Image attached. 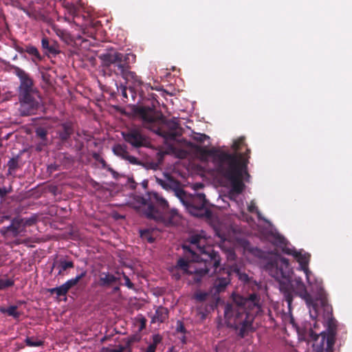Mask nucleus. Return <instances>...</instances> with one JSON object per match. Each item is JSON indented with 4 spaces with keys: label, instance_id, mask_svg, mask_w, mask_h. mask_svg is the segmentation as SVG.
<instances>
[{
    "label": "nucleus",
    "instance_id": "1",
    "mask_svg": "<svg viewBox=\"0 0 352 352\" xmlns=\"http://www.w3.org/2000/svg\"><path fill=\"white\" fill-rule=\"evenodd\" d=\"M243 146H246L245 138L241 137L233 142L232 147L234 153H232L215 147L208 149L196 145L194 148L201 160L206 161L211 157L216 172L230 182L232 192L241 194L245 188L243 176L250 177L248 164L251 151L246 148L244 153H241L240 150Z\"/></svg>",
    "mask_w": 352,
    "mask_h": 352
},
{
    "label": "nucleus",
    "instance_id": "2",
    "mask_svg": "<svg viewBox=\"0 0 352 352\" xmlns=\"http://www.w3.org/2000/svg\"><path fill=\"white\" fill-rule=\"evenodd\" d=\"M232 301L227 303L224 308V317L228 325L238 331L241 338H244L253 330V322L256 316L261 314L265 319L275 323L278 316L275 307L267 308V311L261 307V296L252 293L247 296L232 294Z\"/></svg>",
    "mask_w": 352,
    "mask_h": 352
},
{
    "label": "nucleus",
    "instance_id": "3",
    "mask_svg": "<svg viewBox=\"0 0 352 352\" xmlns=\"http://www.w3.org/2000/svg\"><path fill=\"white\" fill-rule=\"evenodd\" d=\"M188 242L190 245H184L183 249L186 254H191L192 261L197 263V265L180 258L175 267L181 270L183 274H193L194 282L198 283L211 270H213V273H217L221 265V258L214 246L209 244L204 232L191 235Z\"/></svg>",
    "mask_w": 352,
    "mask_h": 352
},
{
    "label": "nucleus",
    "instance_id": "4",
    "mask_svg": "<svg viewBox=\"0 0 352 352\" xmlns=\"http://www.w3.org/2000/svg\"><path fill=\"white\" fill-rule=\"evenodd\" d=\"M99 59L104 69L109 72V75L121 77L134 87H140L143 84L141 77L132 71V65L136 61L134 54L111 50L101 54Z\"/></svg>",
    "mask_w": 352,
    "mask_h": 352
},
{
    "label": "nucleus",
    "instance_id": "5",
    "mask_svg": "<svg viewBox=\"0 0 352 352\" xmlns=\"http://www.w3.org/2000/svg\"><path fill=\"white\" fill-rule=\"evenodd\" d=\"M135 200L142 205L141 212L147 219L166 226L176 223L179 219L177 210H170L167 200L156 192H148L145 196H137Z\"/></svg>",
    "mask_w": 352,
    "mask_h": 352
},
{
    "label": "nucleus",
    "instance_id": "6",
    "mask_svg": "<svg viewBox=\"0 0 352 352\" xmlns=\"http://www.w3.org/2000/svg\"><path fill=\"white\" fill-rule=\"evenodd\" d=\"M10 67L19 79L17 93L21 115L26 116L35 114L42 102L40 91L28 73L16 65H12Z\"/></svg>",
    "mask_w": 352,
    "mask_h": 352
},
{
    "label": "nucleus",
    "instance_id": "7",
    "mask_svg": "<svg viewBox=\"0 0 352 352\" xmlns=\"http://www.w3.org/2000/svg\"><path fill=\"white\" fill-rule=\"evenodd\" d=\"M320 286L323 288L321 283H316L315 287L312 286L311 291L315 294V297H313L307 292L301 278H295L291 284V287L295 289L296 294L305 301L309 309L310 316L313 319H316L318 316L319 300H317V292Z\"/></svg>",
    "mask_w": 352,
    "mask_h": 352
},
{
    "label": "nucleus",
    "instance_id": "8",
    "mask_svg": "<svg viewBox=\"0 0 352 352\" xmlns=\"http://www.w3.org/2000/svg\"><path fill=\"white\" fill-rule=\"evenodd\" d=\"M179 199L192 216L208 217L210 215V210L206 208L207 200L204 193L190 195L184 190V195Z\"/></svg>",
    "mask_w": 352,
    "mask_h": 352
},
{
    "label": "nucleus",
    "instance_id": "9",
    "mask_svg": "<svg viewBox=\"0 0 352 352\" xmlns=\"http://www.w3.org/2000/svg\"><path fill=\"white\" fill-rule=\"evenodd\" d=\"M266 268L273 278L277 280L287 278L290 275V266L289 260L282 256H276L269 262Z\"/></svg>",
    "mask_w": 352,
    "mask_h": 352
},
{
    "label": "nucleus",
    "instance_id": "10",
    "mask_svg": "<svg viewBox=\"0 0 352 352\" xmlns=\"http://www.w3.org/2000/svg\"><path fill=\"white\" fill-rule=\"evenodd\" d=\"M133 112L142 120L144 126L153 131V129L160 124V120L162 118V114H156L155 110L149 107H135Z\"/></svg>",
    "mask_w": 352,
    "mask_h": 352
},
{
    "label": "nucleus",
    "instance_id": "11",
    "mask_svg": "<svg viewBox=\"0 0 352 352\" xmlns=\"http://www.w3.org/2000/svg\"><path fill=\"white\" fill-rule=\"evenodd\" d=\"M179 125L175 120H166L162 116L160 124L153 129V132L164 138L165 140H175L179 135L177 130Z\"/></svg>",
    "mask_w": 352,
    "mask_h": 352
},
{
    "label": "nucleus",
    "instance_id": "12",
    "mask_svg": "<svg viewBox=\"0 0 352 352\" xmlns=\"http://www.w3.org/2000/svg\"><path fill=\"white\" fill-rule=\"evenodd\" d=\"M164 179L156 177L155 181L163 189L166 191H173L175 195L179 199L184 195V190L181 187L180 182L168 173L164 175Z\"/></svg>",
    "mask_w": 352,
    "mask_h": 352
},
{
    "label": "nucleus",
    "instance_id": "13",
    "mask_svg": "<svg viewBox=\"0 0 352 352\" xmlns=\"http://www.w3.org/2000/svg\"><path fill=\"white\" fill-rule=\"evenodd\" d=\"M232 272L239 273V270L236 267H223L219 270V272L217 273L216 278L213 283V287L216 292L220 293L226 289L230 283V276Z\"/></svg>",
    "mask_w": 352,
    "mask_h": 352
},
{
    "label": "nucleus",
    "instance_id": "14",
    "mask_svg": "<svg viewBox=\"0 0 352 352\" xmlns=\"http://www.w3.org/2000/svg\"><path fill=\"white\" fill-rule=\"evenodd\" d=\"M317 300H319L318 303H320L321 308H322L325 313L329 329L333 331L336 328V320L332 316V307L328 303L327 294L324 288H322L320 286L318 289Z\"/></svg>",
    "mask_w": 352,
    "mask_h": 352
},
{
    "label": "nucleus",
    "instance_id": "15",
    "mask_svg": "<svg viewBox=\"0 0 352 352\" xmlns=\"http://www.w3.org/2000/svg\"><path fill=\"white\" fill-rule=\"evenodd\" d=\"M124 140L132 146L140 148L144 145L146 139L138 129H129L127 131L122 132Z\"/></svg>",
    "mask_w": 352,
    "mask_h": 352
},
{
    "label": "nucleus",
    "instance_id": "16",
    "mask_svg": "<svg viewBox=\"0 0 352 352\" xmlns=\"http://www.w3.org/2000/svg\"><path fill=\"white\" fill-rule=\"evenodd\" d=\"M14 49L21 56H24L25 53H27L31 56V60L35 65H37L39 62L43 60V56L41 55L38 50L32 45H25L24 47L20 45H16Z\"/></svg>",
    "mask_w": 352,
    "mask_h": 352
},
{
    "label": "nucleus",
    "instance_id": "17",
    "mask_svg": "<svg viewBox=\"0 0 352 352\" xmlns=\"http://www.w3.org/2000/svg\"><path fill=\"white\" fill-rule=\"evenodd\" d=\"M294 257L299 263L300 269L305 272L307 282L312 285L310 280L311 272L308 268V265L310 259V254L308 253H302L301 252H296Z\"/></svg>",
    "mask_w": 352,
    "mask_h": 352
},
{
    "label": "nucleus",
    "instance_id": "18",
    "mask_svg": "<svg viewBox=\"0 0 352 352\" xmlns=\"http://www.w3.org/2000/svg\"><path fill=\"white\" fill-rule=\"evenodd\" d=\"M120 281V278L108 272H102L99 274L98 285L101 287H110Z\"/></svg>",
    "mask_w": 352,
    "mask_h": 352
},
{
    "label": "nucleus",
    "instance_id": "19",
    "mask_svg": "<svg viewBox=\"0 0 352 352\" xmlns=\"http://www.w3.org/2000/svg\"><path fill=\"white\" fill-rule=\"evenodd\" d=\"M73 124L66 122L60 124V129L57 131L59 139L62 142H66L74 133Z\"/></svg>",
    "mask_w": 352,
    "mask_h": 352
},
{
    "label": "nucleus",
    "instance_id": "20",
    "mask_svg": "<svg viewBox=\"0 0 352 352\" xmlns=\"http://www.w3.org/2000/svg\"><path fill=\"white\" fill-rule=\"evenodd\" d=\"M41 46L43 50H46L49 54L57 55L60 53L59 47L55 41H50L46 36H43L41 40Z\"/></svg>",
    "mask_w": 352,
    "mask_h": 352
},
{
    "label": "nucleus",
    "instance_id": "21",
    "mask_svg": "<svg viewBox=\"0 0 352 352\" xmlns=\"http://www.w3.org/2000/svg\"><path fill=\"white\" fill-rule=\"evenodd\" d=\"M74 263L72 261H67L63 258H60L58 261V273L57 276H65L67 273V270L73 268Z\"/></svg>",
    "mask_w": 352,
    "mask_h": 352
},
{
    "label": "nucleus",
    "instance_id": "22",
    "mask_svg": "<svg viewBox=\"0 0 352 352\" xmlns=\"http://www.w3.org/2000/svg\"><path fill=\"white\" fill-rule=\"evenodd\" d=\"M23 219H14L10 225L4 228L6 232L11 233L13 236H17L21 232V226Z\"/></svg>",
    "mask_w": 352,
    "mask_h": 352
},
{
    "label": "nucleus",
    "instance_id": "23",
    "mask_svg": "<svg viewBox=\"0 0 352 352\" xmlns=\"http://www.w3.org/2000/svg\"><path fill=\"white\" fill-rule=\"evenodd\" d=\"M168 317V311L167 308L159 307L156 309L155 314L152 318V322H164Z\"/></svg>",
    "mask_w": 352,
    "mask_h": 352
},
{
    "label": "nucleus",
    "instance_id": "24",
    "mask_svg": "<svg viewBox=\"0 0 352 352\" xmlns=\"http://www.w3.org/2000/svg\"><path fill=\"white\" fill-rule=\"evenodd\" d=\"M87 275V270L82 269L81 272L78 274L76 277L72 278L71 279L67 280L63 285L65 287V289L69 292V290L73 287L76 286L80 280L85 278Z\"/></svg>",
    "mask_w": 352,
    "mask_h": 352
},
{
    "label": "nucleus",
    "instance_id": "25",
    "mask_svg": "<svg viewBox=\"0 0 352 352\" xmlns=\"http://www.w3.org/2000/svg\"><path fill=\"white\" fill-rule=\"evenodd\" d=\"M18 307L16 305H11L7 308L0 306V312L2 314H7L10 316H12L15 319H18L21 316V313L17 311Z\"/></svg>",
    "mask_w": 352,
    "mask_h": 352
},
{
    "label": "nucleus",
    "instance_id": "26",
    "mask_svg": "<svg viewBox=\"0 0 352 352\" xmlns=\"http://www.w3.org/2000/svg\"><path fill=\"white\" fill-rule=\"evenodd\" d=\"M280 290L283 294L285 300L287 302L288 307H290L293 300V292L289 286L281 285Z\"/></svg>",
    "mask_w": 352,
    "mask_h": 352
},
{
    "label": "nucleus",
    "instance_id": "27",
    "mask_svg": "<svg viewBox=\"0 0 352 352\" xmlns=\"http://www.w3.org/2000/svg\"><path fill=\"white\" fill-rule=\"evenodd\" d=\"M321 338L320 344L324 345L326 339V333L322 331L319 334L314 332L311 329L309 331V340L311 341H317L319 338Z\"/></svg>",
    "mask_w": 352,
    "mask_h": 352
},
{
    "label": "nucleus",
    "instance_id": "28",
    "mask_svg": "<svg viewBox=\"0 0 352 352\" xmlns=\"http://www.w3.org/2000/svg\"><path fill=\"white\" fill-rule=\"evenodd\" d=\"M113 151L116 155L120 157L123 160H125L129 154V152L126 151V146H122L121 144L115 145L113 148Z\"/></svg>",
    "mask_w": 352,
    "mask_h": 352
},
{
    "label": "nucleus",
    "instance_id": "29",
    "mask_svg": "<svg viewBox=\"0 0 352 352\" xmlns=\"http://www.w3.org/2000/svg\"><path fill=\"white\" fill-rule=\"evenodd\" d=\"M7 166L8 167V175H14L19 168V157H12L11 158L7 164Z\"/></svg>",
    "mask_w": 352,
    "mask_h": 352
},
{
    "label": "nucleus",
    "instance_id": "30",
    "mask_svg": "<svg viewBox=\"0 0 352 352\" xmlns=\"http://www.w3.org/2000/svg\"><path fill=\"white\" fill-rule=\"evenodd\" d=\"M48 291L51 294H56L58 297L66 296L68 293V291L67 289H65V287L63 284L59 287L50 288Z\"/></svg>",
    "mask_w": 352,
    "mask_h": 352
},
{
    "label": "nucleus",
    "instance_id": "31",
    "mask_svg": "<svg viewBox=\"0 0 352 352\" xmlns=\"http://www.w3.org/2000/svg\"><path fill=\"white\" fill-rule=\"evenodd\" d=\"M36 135L42 141V145L46 146L47 144V131L43 127H38L36 129Z\"/></svg>",
    "mask_w": 352,
    "mask_h": 352
},
{
    "label": "nucleus",
    "instance_id": "32",
    "mask_svg": "<svg viewBox=\"0 0 352 352\" xmlns=\"http://www.w3.org/2000/svg\"><path fill=\"white\" fill-rule=\"evenodd\" d=\"M140 237L149 243L154 242L155 239L152 236L151 232L149 230H144L140 231Z\"/></svg>",
    "mask_w": 352,
    "mask_h": 352
},
{
    "label": "nucleus",
    "instance_id": "33",
    "mask_svg": "<svg viewBox=\"0 0 352 352\" xmlns=\"http://www.w3.org/2000/svg\"><path fill=\"white\" fill-rule=\"evenodd\" d=\"M25 342L28 346H40L43 345V341L36 340L33 337H27L25 340Z\"/></svg>",
    "mask_w": 352,
    "mask_h": 352
},
{
    "label": "nucleus",
    "instance_id": "34",
    "mask_svg": "<svg viewBox=\"0 0 352 352\" xmlns=\"http://www.w3.org/2000/svg\"><path fill=\"white\" fill-rule=\"evenodd\" d=\"M274 244L279 248L284 246L285 245H287V239L280 234L274 235Z\"/></svg>",
    "mask_w": 352,
    "mask_h": 352
},
{
    "label": "nucleus",
    "instance_id": "35",
    "mask_svg": "<svg viewBox=\"0 0 352 352\" xmlns=\"http://www.w3.org/2000/svg\"><path fill=\"white\" fill-rule=\"evenodd\" d=\"M14 285V281L12 279H0V290L5 289L10 287Z\"/></svg>",
    "mask_w": 352,
    "mask_h": 352
},
{
    "label": "nucleus",
    "instance_id": "36",
    "mask_svg": "<svg viewBox=\"0 0 352 352\" xmlns=\"http://www.w3.org/2000/svg\"><path fill=\"white\" fill-rule=\"evenodd\" d=\"M208 294L206 292H199L194 294V298L198 302H204L206 300Z\"/></svg>",
    "mask_w": 352,
    "mask_h": 352
},
{
    "label": "nucleus",
    "instance_id": "37",
    "mask_svg": "<svg viewBox=\"0 0 352 352\" xmlns=\"http://www.w3.org/2000/svg\"><path fill=\"white\" fill-rule=\"evenodd\" d=\"M170 272L171 273L172 276L175 280H179L181 278L182 275L183 274L182 271L179 269L176 268V267L173 266L170 268Z\"/></svg>",
    "mask_w": 352,
    "mask_h": 352
},
{
    "label": "nucleus",
    "instance_id": "38",
    "mask_svg": "<svg viewBox=\"0 0 352 352\" xmlns=\"http://www.w3.org/2000/svg\"><path fill=\"white\" fill-rule=\"evenodd\" d=\"M192 138L194 140L202 143L205 140L209 139L210 138L209 136L204 133H195Z\"/></svg>",
    "mask_w": 352,
    "mask_h": 352
},
{
    "label": "nucleus",
    "instance_id": "39",
    "mask_svg": "<svg viewBox=\"0 0 352 352\" xmlns=\"http://www.w3.org/2000/svg\"><path fill=\"white\" fill-rule=\"evenodd\" d=\"M176 331H177V333H182L184 335H185L186 331H187L186 329L184 327V324L183 322H182L181 320H177V321Z\"/></svg>",
    "mask_w": 352,
    "mask_h": 352
},
{
    "label": "nucleus",
    "instance_id": "40",
    "mask_svg": "<svg viewBox=\"0 0 352 352\" xmlns=\"http://www.w3.org/2000/svg\"><path fill=\"white\" fill-rule=\"evenodd\" d=\"M282 250V252L288 255H292L294 256L296 252H297L295 249L290 248L287 246V245H285L284 246L280 248Z\"/></svg>",
    "mask_w": 352,
    "mask_h": 352
},
{
    "label": "nucleus",
    "instance_id": "41",
    "mask_svg": "<svg viewBox=\"0 0 352 352\" xmlns=\"http://www.w3.org/2000/svg\"><path fill=\"white\" fill-rule=\"evenodd\" d=\"M99 163L102 165V167L103 168H107V170L109 171L111 173H112V175L114 177H115V175L117 174V173L112 168H111V167L107 168V162L103 158L100 159Z\"/></svg>",
    "mask_w": 352,
    "mask_h": 352
},
{
    "label": "nucleus",
    "instance_id": "42",
    "mask_svg": "<svg viewBox=\"0 0 352 352\" xmlns=\"http://www.w3.org/2000/svg\"><path fill=\"white\" fill-rule=\"evenodd\" d=\"M125 160L129 161L131 164H134V165L141 164V162L137 157L129 155V153L126 156Z\"/></svg>",
    "mask_w": 352,
    "mask_h": 352
},
{
    "label": "nucleus",
    "instance_id": "43",
    "mask_svg": "<svg viewBox=\"0 0 352 352\" xmlns=\"http://www.w3.org/2000/svg\"><path fill=\"white\" fill-rule=\"evenodd\" d=\"M325 340H327V347L333 349V345L335 344L334 337L331 335L328 336H326Z\"/></svg>",
    "mask_w": 352,
    "mask_h": 352
},
{
    "label": "nucleus",
    "instance_id": "44",
    "mask_svg": "<svg viewBox=\"0 0 352 352\" xmlns=\"http://www.w3.org/2000/svg\"><path fill=\"white\" fill-rule=\"evenodd\" d=\"M153 342L151 345H154V346L157 347V344H159L162 341V337L159 334H155L152 337Z\"/></svg>",
    "mask_w": 352,
    "mask_h": 352
},
{
    "label": "nucleus",
    "instance_id": "45",
    "mask_svg": "<svg viewBox=\"0 0 352 352\" xmlns=\"http://www.w3.org/2000/svg\"><path fill=\"white\" fill-rule=\"evenodd\" d=\"M12 191V187H10L8 188L4 187V188H0V197L3 198L5 197L8 194L11 192Z\"/></svg>",
    "mask_w": 352,
    "mask_h": 352
},
{
    "label": "nucleus",
    "instance_id": "46",
    "mask_svg": "<svg viewBox=\"0 0 352 352\" xmlns=\"http://www.w3.org/2000/svg\"><path fill=\"white\" fill-rule=\"evenodd\" d=\"M123 274V278L125 280V285L129 288V289H133L134 288V285L133 283L131 281L130 278H129L128 276H126L124 273H122Z\"/></svg>",
    "mask_w": 352,
    "mask_h": 352
},
{
    "label": "nucleus",
    "instance_id": "47",
    "mask_svg": "<svg viewBox=\"0 0 352 352\" xmlns=\"http://www.w3.org/2000/svg\"><path fill=\"white\" fill-rule=\"evenodd\" d=\"M51 76L47 72H41V78L42 80L47 85L51 84L50 81Z\"/></svg>",
    "mask_w": 352,
    "mask_h": 352
},
{
    "label": "nucleus",
    "instance_id": "48",
    "mask_svg": "<svg viewBox=\"0 0 352 352\" xmlns=\"http://www.w3.org/2000/svg\"><path fill=\"white\" fill-rule=\"evenodd\" d=\"M36 218L35 217L26 218L24 220V225L25 226H32L36 223Z\"/></svg>",
    "mask_w": 352,
    "mask_h": 352
},
{
    "label": "nucleus",
    "instance_id": "49",
    "mask_svg": "<svg viewBox=\"0 0 352 352\" xmlns=\"http://www.w3.org/2000/svg\"><path fill=\"white\" fill-rule=\"evenodd\" d=\"M126 340H128V342L129 343H131L132 345L133 344H134L135 342H138L140 341V338L139 336H135V335H133L131 336H129L126 338H125Z\"/></svg>",
    "mask_w": 352,
    "mask_h": 352
},
{
    "label": "nucleus",
    "instance_id": "50",
    "mask_svg": "<svg viewBox=\"0 0 352 352\" xmlns=\"http://www.w3.org/2000/svg\"><path fill=\"white\" fill-rule=\"evenodd\" d=\"M139 322H140L139 330L142 331L146 327V320L145 318L141 317L139 319Z\"/></svg>",
    "mask_w": 352,
    "mask_h": 352
},
{
    "label": "nucleus",
    "instance_id": "51",
    "mask_svg": "<svg viewBox=\"0 0 352 352\" xmlns=\"http://www.w3.org/2000/svg\"><path fill=\"white\" fill-rule=\"evenodd\" d=\"M125 344L123 345L124 347L125 352H132V344L128 342L126 339L124 340Z\"/></svg>",
    "mask_w": 352,
    "mask_h": 352
},
{
    "label": "nucleus",
    "instance_id": "52",
    "mask_svg": "<svg viewBox=\"0 0 352 352\" xmlns=\"http://www.w3.org/2000/svg\"><path fill=\"white\" fill-rule=\"evenodd\" d=\"M57 34H58V36L61 37L63 39H65V40L67 38V37H69V34L65 31L59 30V32H57Z\"/></svg>",
    "mask_w": 352,
    "mask_h": 352
},
{
    "label": "nucleus",
    "instance_id": "53",
    "mask_svg": "<svg viewBox=\"0 0 352 352\" xmlns=\"http://www.w3.org/2000/svg\"><path fill=\"white\" fill-rule=\"evenodd\" d=\"M228 257L229 259L234 260L235 258V253L234 250H230L228 252Z\"/></svg>",
    "mask_w": 352,
    "mask_h": 352
},
{
    "label": "nucleus",
    "instance_id": "54",
    "mask_svg": "<svg viewBox=\"0 0 352 352\" xmlns=\"http://www.w3.org/2000/svg\"><path fill=\"white\" fill-rule=\"evenodd\" d=\"M102 352H120L116 349H109L108 347H103L102 349Z\"/></svg>",
    "mask_w": 352,
    "mask_h": 352
},
{
    "label": "nucleus",
    "instance_id": "55",
    "mask_svg": "<svg viewBox=\"0 0 352 352\" xmlns=\"http://www.w3.org/2000/svg\"><path fill=\"white\" fill-rule=\"evenodd\" d=\"M157 347L154 346V345L149 344L146 348L145 352H155Z\"/></svg>",
    "mask_w": 352,
    "mask_h": 352
},
{
    "label": "nucleus",
    "instance_id": "56",
    "mask_svg": "<svg viewBox=\"0 0 352 352\" xmlns=\"http://www.w3.org/2000/svg\"><path fill=\"white\" fill-rule=\"evenodd\" d=\"M121 91H122V96L125 98H127V94H126V87H121Z\"/></svg>",
    "mask_w": 352,
    "mask_h": 352
},
{
    "label": "nucleus",
    "instance_id": "57",
    "mask_svg": "<svg viewBox=\"0 0 352 352\" xmlns=\"http://www.w3.org/2000/svg\"><path fill=\"white\" fill-rule=\"evenodd\" d=\"M256 209V206L254 204H252L248 206V211L250 212H254Z\"/></svg>",
    "mask_w": 352,
    "mask_h": 352
},
{
    "label": "nucleus",
    "instance_id": "58",
    "mask_svg": "<svg viewBox=\"0 0 352 352\" xmlns=\"http://www.w3.org/2000/svg\"><path fill=\"white\" fill-rule=\"evenodd\" d=\"M129 182L131 183V188H133V189L135 188L136 184L133 178H129Z\"/></svg>",
    "mask_w": 352,
    "mask_h": 352
},
{
    "label": "nucleus",
    "instance_id": "59",
    "mask_svg": "<svg viewBox=\"0 0 352 352\" xmlns=\"http://www.w3.org/2000/svg\"><path fill=\"white\" fill-rule=\"evenodd\" d=\"M56 268L58 270V261H55L52 266L51 272L54 269Z\"/></svg>",
    "mask_w": 352,
    "mask_h": 352
},
{
    "label": "nucleus",
    "instance_id": "60",
    "mask_svg": "<svg viewBox=\"0 0 352 352\" xmlns=\"http://www.w3.org/2000/svg\"><path fill=\"white\" fill-rule=\"evenodd\" d=\"M120 352H125L124 347L123 345H118V349H116Z\"/></svg>",
    "mask_w": 352,
    "mask_h": 352
},
{
    "label": "nucleus",
    "instance_id": "61",
    "mask_svg": "<svg viewBox=\"0 0 352 352\" xmlns=\"http://www.w3.org/2000/svg\"><path fill=\"white\" fill-rule=\"evenodd\" d=\"M323 347L324 345L320 344V346H318V348L316 350V352H324Z\"/></svg>",
    "mask_w": 352,
    "mask_h": 352
},
{
    "label": "nucleus",
    "instance_id": "62",
    "mask_svg": "<svg viewBox=\"0 0 352 352\" xmlns=\"http://www.w3.org/2000/svg\"><path fill=\"white\" fill-rule=\"evenodd\" d=\"M94 158L97 160V161H100V159H101L102 157H100V155L98 154V153H94V155H93Z\"/></svg>",
    "mask_w": 352,
    "mask_h": 352
},
{
    "label": "nucleus",
    "instance_id": "63",
    "mask_svg": "<svg viewBox=\"0 0 352 352\" xmlns=\"http://www.w3.org/2000/svg\"><path fill=\"white\" fill-rule=\"evenodd\" d=\"M42 141L36 146V151H41L43 148Z\"/></svg>",
    "mask_w": 352,
    "mask_h": 352
},
{
    "label": "nucleus",
    "instance_id": "64",
    "mask_svg": "<svg viewBox=\"0 0 352 352\" xmlns=\"http://www.w3.org/2000/svg\"><path fill=\"white\" fill-rule=\"evenodd\" d=\"M142 185L144 189H146L148 187V181H146V180L143 181L142 183Z\"/></svg>",
    "mask_w": 352,
    "mask_h": 352
}]
</instances>
